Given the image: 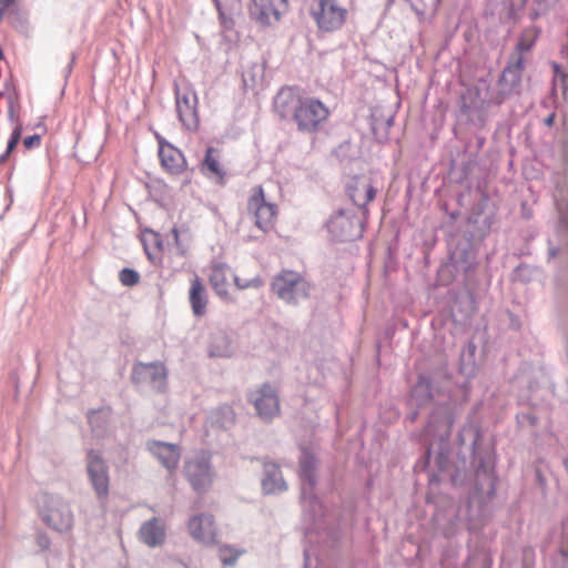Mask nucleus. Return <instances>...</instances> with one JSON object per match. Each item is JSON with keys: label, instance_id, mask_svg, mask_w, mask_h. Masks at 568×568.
Listing matches in <instances>:
<instances>
[{"label": "nucleus", "instance_id": "obj_22", "mask_svg": "<svg viewBox=\"0 0 568 568\" xmlns=\"http://www.w3.org/2000/svg\"><path fill=\"white\" fill-rule=\"evenodd\" d=\"M262 488L265 494H275L286 489L285 481L277 466L265 465V477L262 480Z\"/></svg>", "mask_w": 568, "mask_h": 568}, {"label": "nucleus", "instance_id": "obj_12", "mask_svg": "<svg viewBox=\"0 0 568 568\" xmlns=\"http://www.w3.org/2000/svg\"><path fill=\"white\" fill-rule=\"evenodd\" d=\"M191 536L201 542L213 544L216 541L217 529L214 517L211 514L193 516L187 524Z\"/></svg>", "mask_w": 568, "mask_h": 568}, {"label": "nucleus", "instance_id": "obj_27", "mask_svg": "<svg viewBox=\"0 0 568 568\" xmlns=\"http://www.w3.org/2000/svg\"><path fill=\"white\" fill-rule=\"evenodd\" d=\"M241 551L233 549L232 547L224 546L220 548V559L223 565L233 566L237 558L241 556Z\"/></svg>", "mask_w": 568, "mask_h": 568}, {"label": "nucleus", "instance_id": "obj_1", "mask_svg": "<svg viewBox=\"0 0 568 568\" xmlns=\"http://www.w3.org/2000/svg\"><path fill=\"white\" fill-rule=\"evenodd\" d=\"M275 109L283 119H292L304 133L317 132L329 118V109L322 101L303 98L292 88L278 92Z\"/></svg>", "mask_w": 568, "mask_h": 568}, {"label": "nucleus", "instance_id": "obj_13", "mask_svg": "<svg viewBox=\"0 0 568 568\" xmlns=\"http://www.w3.org/2000/svg\"><path fill=\"white\" fill-rule=\"evenodd\" d=\"M148 449L168 470L174 471L176 469L181 457L178 445L151 440L148 443Z\"/></svg>", "mask_w": 568, "mask_h": 568}, {"label": "nucleus", "instance_id": "obj_35", "mask_svg": "<svg viewBox=\"0 0 568 568\" xmlns=\"http://www.w3.org/2000/svg\"><path fill=\"white\" fill-rule=\"evenodd\" d=\"M302 471H303L304 476L311 477V473H312V465H311V463H308V462L302 463Z\"/></svg>", "mask_w": 568, "mask_h": 568}, {"label": "nucleus", "instance_id": "obj_7", "mask_svg": "<svg viewBox=\"0 0 568 568\" xmlns=\"http://www.w3.org/2000/svg\"><path fill=\"white\" fill-rule=\"evenodd\" d=\"M176 112L182 125L190 131L199 126L197 95L189 83L176 84L175 87Z\"/></svg>", "mask_w": 568, "mask_h": 568}, {"label": "nucleus", "instance_id": "obj_16", "mask_svg": "<svg viewBox=\"0 0 568 568\" xmlns=\"http://www.w3.org/2000/svg\"><path fill=\"white\" fill-rule=\"evenodd\" d=\"M42 518L49 527L58 531H68L73 525V515L67 505L50 508Z\"/></svg>", "mask_w": 568, "mask_h": 568}, {"label": "nucleus", "instance_id": "obj_5", "mask_svg": "<svg viewBox=\"0 0 568 568\" xmlns=\"http://www.w3.org/2000/svg\"><path fill=\"white\" fill-rule=\"evenodd\" d=\"M87 473L97 499L102 507H106L111 480L109 467L99 452L93 449L88 452Z\"/></svg>", "mask_w": 568, "mask_h": 568}, {"label": "nucleus", "instance_id": "obj_36", "mask_svg": "<svg viewBox=\"0 0 568 568\" xmlns=\"http://www.w3.org/2000/svg\"><path fill=\"white\" fill-rule=\"evenodd\" d=\"M171 233H172V236H173L174 244H175L176 246H179V244H180V233H179L178 227H173V229L171 230Z\"/></svg>", "mask_w": 568, "mask_h": 568}, {"label": "nucleus", "instance_id": "obj_19", "mask_svg": "<svg viewBox=\"0 0 568 568\" xmlns=\"http://www.w3.org/2000/svg\"><path fill=\"white\" fill-rule=\"evenodd\" d=\"M327 226L331 234L339 241H349L354 237V222L343 212L331 217Z\"/></svg>", "mask_w": 568, "mask_h": 568}, {"label": "nucleus", "instance_id": "obj_21", "mask_svg": "<svg viewBox=\"0 0 568 568\" xmlns=\"http://www.w3.org/2000/svg\"><path fill=\"white\" fill-rule=\"evenodd\" d=\"M202 171L211 176L216 178L219 181H223L225 172L221 163V153L215 148H207L204 160L202 162Z\"/></svg>", "mask_w": 568, "mask_h": 568}, {"label": "nucleus", "instance_id": "obj_31", "mask_svg": "<svg viewBox=\"0 0 568 568\" xmlns=\"http://www.w3.org/2000/svg\"><path fill=\"white\" fill-rule=\"evenodd\" d=\"M551 67H552V70H554L555 80H559L561 82V84L565 87L566 82L568 80V74L556 62H552Z\"/></svg>", "mask_w": 568, "mask_h": 568}, {"label": "nucleus", "instance_id": "obj_38", "mask_svg": "<svg viewBox=\"0 0 568 568\" xmlns=\"http://www.w3.org/2000/svg\"><path fill=\"white\" fill-rule=\"evenodd\" d=\"M9 115L11 119H13V116H14V110H13L12 103H10V106H9Z\"/></svg>", "mask_w": 568, "mask_h": 568}, {"label": "nucleus", "instance_id": "obj_9", "mask_svg": "<svg viewBox=\"0 0 568 568\" xmlns=\"http://www.w3.org/2000/svg\"><path fill=\"white\" fill-rule=\"evenodd\" d=\"M287 8L288 0H253L250 13L258 24L268 27L278 22Z\"/></svg>", "mask_w": 568, "mask_h": 568}, {"label": "nucleus", "instance_id": "obj_37", "mask_svg": "<svg viewBox=\"0 0 568 568\" xmlns=\"http://www.w3.org/2000/svg\"><path fill=\"white\" fill-rule=\"evenodd\" d=\"M554 119H555V114H550L547 119H546V124L547 125H551L552 122H554Z\"/></svg>", "mask_w": 568, "mask_h": 568}, {"label": "nucleus", "instance_id": "obj_33", "mask_svg": "<svg viewBox=\"0 0 568 568\" xmlns=\"http://www.w3.org/2000/svg\"><path fill=\"white\" fill-rule=\"evenodd\" d=\"M16 2V0H0V20L6 14L7 10Z\"/></svg>", "mask_w": 568, "mask_h": 568}, {"label": "nucleus", "instance_id": "obj_18", "mask_svg": "<svg viewBox=\"0 0 568 568\" xmlns=\"http://www.w3.org/2000/svg\"><path fill=\"white\" fill-rule=\"evenodd\" d=\"M140 538L150 547L161 545L165 539L164 524L158 518L150 519L142 525L140 529Z\"/></svg>", "mask_w": 568, "mask_h": 568}, {"label": "nucleus", "instance_id": "obj_6", "mask_svg": "<svg viewBox=\"0 0 568 568\" xmlns=\"http://www.w3.org/2000/svg\"><path fill=\"white\" fill-rule=\"evenodd\" d=\"M247 400L253 405L256 415L264 422H272L281 414L278 390L268 383L250 390Z\"/></svg>", "mask_w": 568, "mask_h": 568}, {"label": "nucleus", "instance_id": "obj_23", "mask_svg": "<svg viewBox=\"0 0 568 568\" xmlns=\"http://www.w3.org/2000/svg\"><path fill=\"white\" fill-rule=\"evenodd\" d=\"M525 69L524 53H515L509 60L507 67L503 72V78L507 74L513 75V84L517 85L521 82L523 71Z\"/></svg>", "mask_w": 568, "mask_h": 568}, {"label": "nucleus", "instance_id": "obj_30", "mask_svg": "<svg viewBox=\"0 0 568 568\" xmlns=\"http://www.w3.org/2000/svg\"><path fill=\"white\" fill-rule=\"evenodd\" d=\"M149 243L152 244L158 251L162 250V242L160 240V234L153 231H148L144 233V247L146 254L150 256V247Z\"/></svg>", "mask_w": 568, "mask_h": 568}, {"label": "nucleus", "instance_id": "obj_4", "mask_svg": "<svg viewBox=\"0 0 568 568\" xmlns=\"http://www.w3.org/2000/svg\"><path fill=\"white\" fill-rule=\"evenodd\" d=\"M271 288L285 303L296 305L308 298L311 284L300 273L284 270L273 278Z\"/></svg>", "mask_w": 568, "mask_h": 568}, {"label": "nucleus", "instance_id": "obj_11", "mask_svg": "<svg viewBox=\"0 0 568 568\" xmlns=\"http://www.w3.org/2000/svg\"><path fill=\"white\" fill-rule=\"evenodd\" d=\"M166 375L162 363H139L132 369V381L135 384H153L159 390L164 389Z\"/></svg>", "mask_w": 568, "mask_h": 568}, {"label": "nucleus", "instance_id": "obj_32", "mask_svg": "<svg viewBox=\"0 0 568 568\" xmlns=\"http://www.w3.org/2000/svg\"><path fill=\"white\" fill-rule=\"evenodd\" d=\"M40 144H41V136L39 134H33V135L27 136L23 140V145L27 150L38 148Z\"/></svg>", "mask_w": 568, "mask_h": 568}, {"label": "nucleus", "instance_id": "obj_10", "mask_svg": "<svg viewBox=\"0 0 568 568\" xmlns=\"http://www.w3.org/2000/svg\"><path fill=\"white\" fill-rule=\"evenodd\" d=\"M345 190L351 201L358 207H365L376 196L372 178L364 174L349 178Z\"/></svg>", "mask_w": 568, "mask_h": 568}, {"label": "nucleus", "instance_id": "obj_24", "mask_svg": "<svg viewBox=\"0 0 568 568\" xmlns=\"http://www.w3.org/2000/svg\"><path fill=\"white\" fill-rule=\"evenodd\" d=\"M539 37V31L536 28H527L521 31L518 42L515 48V53H527L535 45Z\"/></svg>", "mask_w": 568, "mask_h": 568}, {"label": "nucleus", "instance_id": "obj_15", "mask_svg": "<svg viewBox=\"0 0 568 568\" xmlns=\"http://www.w3.org/2000/svg\"><path fill=\"white\" fill-rule=\"evenodd\" d=\"M233 276L234 274L226 264L217 263L211 267L209 282L216 295L230 300V287Z\"/></svg>", "mask_w": 568, "mask_h": 568}, {"label": "nucleus", "instance_id": "obj_29", "mask_svg": "<svg viewBox=\"0 0 568 568\" xmlns=\"http://www.w3.org/2000/svg\"><path fill=\"white\" fill-rule=\"evenodd\" d=\"M119 280L124 286H134L140 281V275L132 268H123L119 274Z\"/></svg>", "mask_w": 568, "mask_h": 568}, {"label": "nucleus", "instance_id": "obj_2", "mask_svg": "<svg viewBox=\"0 0 568 568\" xmlns=\"http://www.w3.org/2000/svg\"><path fill=\"white\" fill-rule=\"evenodd\" d=\"M352 9L353 2L344 6L339 0H315L311 7V17L318 31L334 33L344 28Z\"/></svg>", "mask_w": 568, "mask_h": 568}, {"label": "nucleus", "instance_id": "obj_25", "mask_svg": "<svg viewBox=\"0 0 568 568\" xmlns=\"http://www.w3.org/2000/svg\"><path fill=\"white\" fill-rule=\"evenodd\" d=\"M418 14L435 11L439 0H407Z\"/></svg>", "mask_w": 568, "mask_h": 568}, {"label": "nucleus", "instance_id": "obj_20", "mask_svg": "<svg viewBox=\"0 0 568 568\" xmlns=\"http://www.w3.org/2000/svg\"><path fill=\"white\" fill-rule=\"evenodd\" d=\"M232 342L223 331L211 333L207 344V352L211 357H229L232 355Z\"/></svg>", "mask_w": 568, "mask_h": 568}, {"label": "nucleus", "instance_id": "obj_28", "mask_svg": "<svg viewBox=\"0 0 568 568\" xmlns=\"http://www.w3.org/2000/svg\"><path fill=\"white\" fill-rule=\"evenodd\" d=\"M21 132H22L21 124H17V126L14 128V130L11 133L10 140L8 141V146H7L6 153L0 156V162L6 161L7 158L9 156V154L18 145V143H19L20 139H21Z\"/></svg>", "mask_w": 568, "mask_h": 568}, {"label": "nucleus", "instance_id": "obj_17", "mask_svg": "<svg viewBox=\"0 0 568 568\" xmlns=\"http://www.w3.org/2000/svg\"><path fill=\"white\" fill-rule=\"evenodd\" d=\"M189 301L195 316H203L206 313L207 295L206 290L197 275L191 281Z\"/></svg>", "mask_w": 568, "mask_h": 568}, {"label": "nucleus", "instance_id": "obj_3", "mask_svg": "<svg viewBox=\"0 0 568 568\" xmlns=\"http://www.w3.org/2000/svg\"><path fill=\"white\" fill-rule=\"evenodd\" d=\"M246 212L262 234H267L275 230L278 206L266 200L264 189L261 185L251 189L246 202Z\"/></svg>", "mask_w": 568, "mask_h": 568}, {"label": "nucleus", "instance_id": "obj_34", "mask_svg": "<svg viewBox=\"0 0 568 568\" xmlns=\"http://www.w3.org/2000/svg\"><path fill=\"white\" fill-rule=\"evenodd\" d=\"M38 545L42 549H48L49 546H50V540H49V538L45 535H39L38 536Z\"/></svg>", "mask_w": 568, "mask_h": 568}, {"label": "nucleus", "instance_id": "obj_26", "mask_svg": "<svg viewBox=\"0 0 568 568\" xmlns=\"http://www.w3.org/2000/svg\"><path fill=\"white\" fill-rule=\"evenodd\" d=\"M233 282L239 290L260 288L263 285V280L260 276L241 278L234 275Z\"/></svg>", "mask_w": 568, "mask_h": 568}, {"label": "nucleus", "instance_id": "obj_8", "mask_svg": "<svg viewBox=\"0 0 568 568\" xmlns=\"http://www.w3.org/2000/svg\"><path fill=\"white\" fill-rule=\"evenodd\" d=\"M184 474L191 487L197 494L209 491L214 480V471L211 466L210 456L203 454L189 459L184 465Z\"/></svg>", "mask_w": 568, "mask_h": 568}, {"label": "nucleus", "instance_id": "obj_14", "mask_svg": "<svg viewBox=\"0 0 568 568\" xmlns=\"http://www.w3.org/2000/svg\"><path fill=\"white\" fill-rule=\"evenodd\" d=\"M159 158L162 166L171 174L182 173L186 169L182 152L162 139L159 140Z\"/></svg>", "mask_w": 568, "mask_h": 568}]
</instances>
